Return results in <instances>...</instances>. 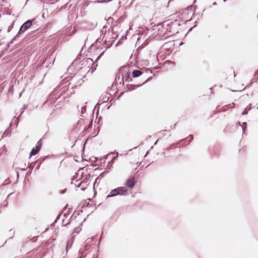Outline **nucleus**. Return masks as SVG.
Segmentation results:
<instances>
[{
	"mask_svg": "<svg viewBox=\"0 0 258 258\" xmlns=\"http://www.w3.org/2000/svg\"><path fill=\"white\" fill-rule=\"evenodd\" d=\"M117 195H119L118 191V188H116L115 189H114L112 190L110 192L109 195H108L107 196V198H110V197H114V196H117Z\"/></svg>",
	"mask_w": 258,
	"mask_h": 258,
	"instance_id": "nucleus-5",
	"label": "nucleus"
},
{
	"mask_svg": "<svg viewBox=\"0 0 258 258\" xmlns=\"http://www.w3.org/2000/svg\"><path fill=\"white\" fill-rule=\"evenodd\" d=\"M123 80L126 82H130L132 81V79L130 78V74L128 73H126L123 76Z\"/></svg>",
	"mask_w": 258,
	"mask_h": 258,
	"instance_id": "nucleus-7",
	"label": "nucleus"
},
{
	"mask_svg": "<svg viewBox=\"0 0 258 258\" xmlns=\"http://www.w3.org/2000/svg\"><path fill=\"white\" fill-rule=\"evenodd\" d=\"M117 188L119 195L125 196L128 195V190L126 187H119Z\"/></svg>",
	"mask_w": 258,
	"mask_h": 258,
	"instance_id": "nucleus-3",
	"label": "nucleus"
},
{
	"mask_svg": "<svg viewBox=\"0 0 258 258\" xmlns=\"http://www.w3.org/2000/svg\"><path fill=\"white\" fill-rule=\"evenodd\" d=\"M13 24H13L12 25H11V26H10L9 27L8 29V32H10V31L11 30V29L13 28Z\"/></svg>",
	"mask_w": 258,
	"mask_h": 258,
	"instance_id": "nucleus-9",
	"label": "nucleus"
},
{
	"mask_svg": "<svg viewBox=\"0 0 258 258\" xmlns=\"http://www.w3.org/2000/svg\"><path fill=\"white\" fill-rule=\"evenodd\" d=\"M91 240H96V241H97V239H96V238H95L93 237H92V238H91Z\"/></svg>",
	"mask_w": 258,
	"mask_h": 258,
	"instance_id": "nucleus-13",
	"label": "nucleus"
},
{
	"mask_svg": "<svg viewBox=\"0 0 258 258\" xmlns=\"http://www.w3.org/2000/svg\"><path fill=\"white\" fill-rule=\"evenodd\" d=\"M243 124L245 125L246 124V122H244Z\"/></svg>",
	"mask_w": 258,
	"mask_h": 258,
	"instance_id": "nucleus-16",
	"label": "nucleus"
},
{
	"mask_svg": "<svg viewBox=\"0 0 258 258\" xmlns=\"http://www.w3.org/2000/svg\"><path fill=\"white\" fill-rule=\"evenodd\" d=\"M66 190V189L65 190H62L61 193V194H64Z\"/></svg>",
	"mask_w": 258,
	"mask_h": 258,
	"instance_id": "nucleus-14",
	"label": "nucleus"
},
{
	"mask_svg": "<svg viewBox=\"0 0 258 258\" xmlns=\"http://www.w3.org/2000/svg\"><path fill=\"white\" fill-rule=\"evenodd\" d=\"M32 20H28L25 22L21 27L17 35L14 37L11 43H12L14 40L20 36V35L24 33L32 25Z\"/></svg>",
	"mask_w": 258,
	"mask_h": 258,
	"instance_id": "nucleus-1",
	"label": "nucleus"
},
{
	"mask_svg": "<svg viewBox=\"0 0 258 258\" xmlns=\"http://www.w3.org/2000/svg\"><path fill=\"white\" fill-rule=\"evenodd\" d=\"M193 139V137L192 135H189L187 138L186 140H187L189 142H191V141Z\"/></svg>",
	"mask_w": 258,
	"mask_h": 258,
	"instance_id": "nucleus-8",
	"label": "nucleus"
},
{
	"mask_svg": "<svg viewBox=\"0 0 258 258\" xmlns=\"http://www.w3.org/2000/svg\"><path fill=\"white\" fill-rule=\"evenodd\" d=\"M143 74V72L139 70H134L132 72V77L133 78H136L138 77H139L140 75H141Z\"/></svg>",
	"mask_w": 258,
	"mask_h": 258,
	"instance_id": "nucleus-6",
	"label": "nucleus"
},
{
	"mask_svg": "<svg viewBox=\"0 0 258 258\" xmlns=\"http://www.w3.org/2000/svg\"><path fill=\"white\" fill-rule=\"evenodd\" d=\"M246 107H247V111L251 109V107L250 106H248Z\"/></svg>",
	"mask_w": 258,
	"mask_h": 258,
	"instance_id": "nucleus-12",
	"label": "nucleus"
},
{
	"mask_svg": "<svg viewBox=\"0 0 258 258\" xmlns=\"http://www.w3.org/2000/svg\"><path fill=\"white\" fill-rule=\"evenodd\" d=\"M247 107H246L245 110H244L243 113H242L243 114H246L247 113Z\"/></svg>",
	"mask_w": 258,
	"mask_h": 258,
	"instance_id": "nucleus-10",
	"label": "nucleus"
},
{
	"mask_svg": "<svg viewBox=\"0 0 258 258\" xmlns=\"http://www.w3.org/2000/svg\"><path fill=\"white\" fill-rule=\"evenodd\" d=\"M41 145L42 143L41 141L40 140L36 143L35 147L33 148L32 149L31 152L30 153V157H31L32 155H36L39 151V150L41 149Z\"/></svg>",
	"mask_w": 258,
	"mask_h": 258,
	"instance_id": "nucleus-2",
	"label": "nucleus"
},
{
	"mask_svg": "<svg viewBox=\"0 0 258 258\" xmlns=\"http://www.w3.org/2000/svg\"><path fill=\"white\" fill-rule=\"evenodd\" d=\"M125 185L128 187L133 188L135 185L134 177H130L125 183Z\"/></svg>",
	"mask_w": 258,
	"mask_h": 258,
	"instance_id": "nucleus-4",
	"label": "nucleus"
},
{
	"mask_svg": "<svg viewBox=\"0 0 258 258\" xmlns=\"http://www.w3.org/2000/svg\"><path fill=\"white\" fill-rule=\"evenodd\" d=\"M136 86H137V87H140V85H137Z\"/></svg>",
	"mask_w": 258,
	"mask_h": 258,
	"instance_id": "nucleus-15",
	"label": "nucleus"
},
{
	"mask_svg": "<svg viewBox=\"0 0 258 258\" xmlns=\"http://www.w3.org/2000/svg\"><path fill=\"white\" fill-rule=\"evenodd\" d=\"M78 232H74L72 234L73 235V236H75L76 235V234H77Z\"/></svg>",
	"mask_w": 258,
	"mask_h": 258,
	"instance_id": "nucleus-11",
	"label": "nucleus"
}]
</instances>
